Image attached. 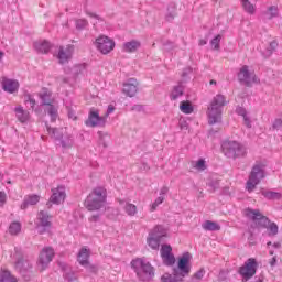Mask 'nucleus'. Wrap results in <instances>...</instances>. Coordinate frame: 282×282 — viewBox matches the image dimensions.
Wrapping results in <instances>:
<instances>
[{
    "label": "nucleus",
    "mask_w": 282,
    "mask_h": 282,
    "mask_svg": "<svg viewBox=\"0 0 282 282\" xmlns=\"http://www.w3.org/2000/svg\"><path fill=\"white\" fill-rule=\"evenodd\" d=\"M228 102L224 95H217L214 97L210 106L207 109L208 124H221V109L226 107Z\"/></svg>",
    "instance_id": "f257e3e1"
},
{
    "label": "nucleus",
    "mask_w": 282,
    "mask_h": 282,
    "mask_svg": "<svg viewBox=\"0 0 282 282\" xmlns=\"http://www.w3.org/2000/svg\"><path fill=\"white\" fill-rule=\"evenodd\" d=\"M131 268L134 270L140 281H151V279L155 276V269L151 265V262L144 260V258L132 260Z\"/></svg>",
    "instance_id": "f03ea898"
},
{
    "label": "nucleus",
    "mask_w": 282,
    "mask_h": 282,
    "mask_svg": "<svg viewBox=\"0 0 282 282\" xmlns=\"http://www.w3.org/2000/svg\"><path fill=\"white\" fill-rule=\"evenodd\" d=\"M223 153L226 158L237 160V158H246V147L237 141H224L221 144Z\"/></svg>",
    "instance_id": "7ed1b4c3"
},
{
    "label": "nucleus",
    "mask_w": 282,
    "mask_h": 282,
    "mask_svg": "<svg viewBox=\"0 0 282 282\" xmlns=\"http://www.w3.org/2000/svg\"><path fill=\"white\" fill-rule=\"evenodd\" d=\"M14 268L23 281H32V278L34 276V267L30 263V260L19 257L15 261Z\"/></svg>",
    "instance_id": "20e7f679"
},
{
    "label": "nucleus",
    "mask_w": 282,
    "mask_h": 282,
    "mask_svg": "<svg viewBox=\"0 0 282 282\" xmlns=\"http://www.w3.org/2000/svg\"><path fill=\"white\" fill-rule=\"evenodd\" d=\"M263 177H265V171L263 170V165L262 164L253 165L249 175V180L247 181L246 188L248 193H252V191L257 188V185L261 183Z\"/></svg>",
    "instance_id": "39448f33"
},
{
    "label": "nucleus",
    "mask_w": 282,
    "mask_h": 282,
    "mask_svg": "<svg viewBox=\"0 0 282 282\" xmlns=\"http://www.w3.org/2000/svg\"><path fill=\"white\" fill-rule=\"evenodd\" d=\"M245 215L248 219H252L256 228H268L270 225V219L263 216L259 209L247 208Z\"/></svg>",
    "instance_id": "423d86ee"
},
{
    "label": "nucleus",
    "mask_w": 282,
    "mask_h": 282,
    "mask_svg": "<svg viewBox=\"0 0 282 282\" xmlns=\"http://www.w3.org/2000/svg\"><path fill=\"white\" fill-rule=\"evenodd\" d=\"M191 259L193 256L191 252H184L177 261V268H174V274H180L183 279L191 274Z\"/></svg>",
    "instance_id": "0eeeda50"
},
{
    "label": "nucleus",
    "mask_w": 282,
    "mask_h": 282,
    "mask_svg": "<svg viewBox=\"0 0 282 282\" xmlns=\"http://www.w3.org/2000/svg\"><path fill=\"white\" fill-rule=\"evenodd\" d=\"M259 264L257 263V260L254 258H249L245 265L239 268L238 273L245 279V281H249V279H252L257 274V268Z\"/></svg>",
    "instance_id": "6e6552de"
},
{
    "label": "nucleus",
    "mask_w": 282,
    "mask_h": 282,
    "mask_svg": "<svg viewBox=\"0 0 282 282\" xmlns=\"http://www.w3.org/2000/svg\"><path fill=\"white\" fill-rule=\"evenodd\" d=\"M238 80L246 85V87H252V84L257 83V75L250 73V67L248 65H243L238 72Z\"/></svg>",
    "instance_id": "1a4fd4ad"
},
{
    "label": "nucleus",
    "mask_w": 282,
    "mask_h": 282,
    "mask_svg": "<svg viewBox=\"0 0 282 282\" xmlns=\"http://www.w3.org/2000/svg\"><path fill=\"white\" fill-rule=\"evenodd\" d=\"M96 47L101 54H109L116 47V42L109 36L101 35L96 39Z\"/></svg>",
    "instance_id": "9d476101"
},
{
    "label": "nucleus",
    "mask_w": 282,
    "mask_h": 282,
    "mask_svg": "<svg viewBox=\"0 0 282 282\" xmlns=\"http://www.w3.org/2000/svg\"><path fill=\"white\" fill-rule=\"evenodd\" d=\"M86 127H105L107 121L104 116L100 117V112L98 110L90 109L88 119L85 121Z\"/></svg>",
    "instance_id": "9b49d317"
},
{
    "label": "nucleus",
    "mask_w": 282,
    "mask_h": 282,
    "mask_svg": "<svg viewBox=\"0 0 282 282\" xmlns=\"http://www.w3.org/2000/svg\"><path fill=\"white\" fill-rule=\"evenodd\" d=\"M39 224L36 225V230L39 235H45L47 230L52 228V221H50V214L47 212L41 210L37 216Z\"/></svg>",
    "instance_id": "f8f14e48"
},
{
    "label": "nucleus",
    "mask_w": 282,
    "mask_h": 282,
    "mask_svg": "<svg viewBox=\"0 0 282 282\" xmlns=\"http://www.w3.org/2000/svg\"><path fill=\"white\" fill-rule=\"evenodd\" d=\"M54 259V249L52 247H46L40 252L39 265L41 270H45Z\"/></svg>",
    "instance_id": "ddd939ff"
},
{
    "label": "nucleus",
    "mask_w": 282,
    "mask_h": 282,
    "mask_svg": "<svg viewBox=\"0 0 282 282\" xmlns=\"http://www.w3.org/2000/svg\"><path fill=\"white\" fill-rule=\"evenodd\" d=\"M52 193L50 200L46 203L47 208H52V204H56L58 206V204L65 202V187L58 186L57 188H53Z\"/></svg>",
    "instance_id": "4468645a"
},
{
    "label": "nucleus",
    "mask_w": 282,
    "mask_h": 282,
    "mask_svg": "<svg viewBox=\"0 0 282 282\" xmlns=\"http://www.w3.org/2000/svg\"><path fill=\"white\" fill-rule=\"evenodd\" d=\"M122 93L129 98H133L138 94V79L130 78L123 84Z\"/></svg>",
    "instance_id": "2eb2a0df"
},
{
    "label": "nucleus",
    "mask_w": 282,
    "mask_h": 282,
    "mask_svg": "<svg viewBox=\"0 0 282 282\" xmlns=\"http://www.w3.org/2000/svg\"><path fill=\"white\" fill-rule=\"evenodd\" d=\"M84 204L87 210H100V208L105 206V203H101V200L94 197L93 195L87 196Z\"/></svg>",
    "instance_id": "dca6fc26"
},
{
    "label": "nucleus",
    "mask_w": 282,
    "mask_h": 282,
    "mask_svg": "<svg viewBox=\"0 0 282 282\" xmlns=\"http://www.w3.org/2000/svg\"><path fill=\"white\" fill-rule=\"evenodd\" d=\"M33 47L39 54H47L52 50V44L47 40H43L34 42Z\"/></svg>",
    "instance_id": "f3484780"
},
{
    "label": "nucleus",
    "mask_w": 282,
    "mask_h": 282,
    "mask_svg": "<svg viewBox=\"0 0 282 282\" xmlns=\"http://www.w3.org/2000/svg\"><path fill=\"white\" fill-rule=\"evenodd\" d=\"M37 202H41V196L33 194L25 196L23 203L21 204V209L25 210L28 206H36Z\"/></svg>",
    "instance_id": "a211bd4d"
},
{
    "label": "nucleus",
    "mask_w": 282,
    "mask_h": 282,
    "mask_svg": "<svg viewBox=\"0 0 282 282\" xmlns=\"http://www.w3.org/2000/svg\"><path fill=\"white\" fill-rule=\"evenodd\" d=\"M2 89L9 94H14L19 89V82L14 79H4L2 82Z\"/></svg>",
    "instance_id": "6ab92c4d"
},
{
    "label": "nucleus",
    "mask_w": 282,
    "mask_h": 282,
    "mask_svg": "<svg viewBox=\"0 0 282 282\" xmlns=\"http://www.w3.org/2000/svg\"><path fill=\"white\" fill-rule=\"evenodd\" d=\"M184 83H186V80H180L178 84L173 87L170 95L171 100H177L180 96H184Z\"/></svg>",
    "instance_id": "aec40b11"
},
{
    "label": "nucleus",
    "mask_w": 282,
    "mask_h": 282,
    "mask_svg": "<svg viewBox=\"0 0 282 282\" xmlns=\"http://www.w3.org/2000/svg\"><path fill=\"white\" fill-rule=\"evenodd\" d=\"M39 98L42 100V107L52 106V93L47 88H43L39 94Z\"/></svg>",
    "instance_id": "412c9836"
},
{
    "label": "nucleus",
    "mask_w": 282,
    "mask_h": 282,
    "mask_svg": "<svg viewBox=\"0 0 282 282\" xmlns=\"http://www.w3.org/2000/svg\"><path fill=\"white\" fill-rule=\"evenodd\" d=\"M141 43L138 40H131L130 42L123 43V52H128L129 54H132L133 52H138L141 47Z\"/></svg>",
    "instance_id": "4be33fe9"
},
{
    "label": "nucleus",
    "mask_w": 282,
    "mask_h": 282,
    "mask_svg": "<svg viewBox=\"0 0 282 282\" xmlns=\"http://www.w3.org/2000/svg\"><path fill=\"white\" fill-rule=\"evenodd\" d=\"M236 113L238 116H241L243 118V122H245V126L248 128V129H252V121L250 120V118L248 117V111L246 110V108L241 107V106H238L236 108Z\"/></svg>",
    "instance_id": "5701e85b"
},
{
    "label": "nucleus",
    "mask_w": 282,
    "mask_h": 282,
    "mask_svg": "<svg viewBox=\"0 0 282 282\" xmlns=\"http://www.w3.org/2000/svg\"><path fill=\"white\" fill-rule=\"evenodd\" d=\"M15 113L19 122L25 123L30 120V111L24 110L21 106L15 108Z\"/></svg>",
    "instance_id": "b1692460"
},
{
    "label": "nucleus",
    "mask_w": 282,
    "mask_h": 282,
    "mask_svg": "<svg viewBox=\"0 0 282 282\" xmlns=\"http://www.w3.org/2000/svg\"><path fill=\"white\" fill-rule=\"evenodd\" d=\"M58 265H59V268H62V270L64 272L65 281H68V282L76 281V275L74 274L73 271L69 270V267H67V264L59 262Z\"/></svg>",
    "instance_id": "393cba45"
},
{
    "label": "nucleus",
    "mask_w": 282,
    "mask_h": 282,
    "mask_svg": "<svg viewBox=\"0 0 282 282\" xmlns=\"http://www.w3.org/2000/svg\"><path fill=\"white\" fill-rule=\"evenodd\" d=\"M90 195L104 204L107 202V189L104 187H96Z\"/></svg>",
    "instance_id": "a878e982"
},
{
    "label": "nucleus",
    "mask_w": 282,
    "mask_h": 282,
    "mask_svg": "<svg viewBox=\"0 0 282 282\" xmlns=\"http://www.w3.org/2000/svg\"><path fill=\"white\" fill-rule=\"evenodd\" d=\"M0 282H19L17 276L12 275L9 270H0Z\"/></svg>",
    "instance_id": "bb28decb"
},
{
    "label": "nucleus",
    "mask_w": 282,
    "mask_h": 282,
    "mask_svg": "<svg viewBox=\"0 0 282 282\" xmlns=\"http://www.w3.org/2000/svg\"><path fill=\"white\" fill-rule=\"evenodd\" d=\"M162 282H184V278L180 273L173 271V275L166 273L161 278Z\"/></svg>",
    "instance_id": "cd10ccee"
},
{
    "label": "nucleus",
    "mask_w": 282,
    "mask_h": 282,
    "mask_svg": "<svg viewBox=\"0 0 282 282\" xmlns=\"http://www.w3.org/2000/svg\"><path fill=\"white\" fill-rule=\"evenodd\" d=\"M203 230H208L209 232H216L217 230H221V226L216 221L206 220L202 225Z\"/></svg>",
    "instance_id": "c85d7f7f"
},
{
    "label": "nucleus",
    "mask_w": 282,
    "mask_h": 282,
    "mask_svg": "<svg viewBox=\"0 0 282 282\" xmlns=\"http://www.w3.org/2000/svg\"><path fill=\"white\" fill-rule=\"evenodd\" d=\"M177 17V7L173 3L169 4L165 20L171 23Z\"/></svg>",
    "instance_id": "c756f323"
},
{
    "label": "nucleus",
    "mask_w": 282,
    "mask_h": 282,
    "mask_svg": "<svg viewBox=\"0 0 282 282\" xmlns=\"http://www.w3.org/2000/svg\"><path fill=\"white\" fill-rule=\"evenodd\" d=\"M45 127L50 133V135H53L54 140H57L61 142L63 138V129L52 128L50 124L45 123Z\"/></svg>",
    "instance_id": "7c9ffc66"
},
{
    "label": "nucleus",
    "mask_w": 282,
    "mask_h": 282,
    "mask_svg": "<svg viewBox=\"0 0 282 282\" xmlns=\"http://www.w3.org/2000/svg\"><path fill=\"white\" fill-rule=\"evenodd\" d=\"M162 240L153 236V234H149V237L147 239V243L152 250H159L160 249V243Z\"/></svg>",
    "instance_id": "2f4dec72"
},
{
    "label": "nucleus",
    "mask_w": 282,
    "mask_h": 282,
    "mask_svg": "<svg viewBox=\"0 0 282 282\" xmlns=\"http://www.w3.org/2000/svg\"><path fill=\"white\" fill-rule=\"evenodd\" d=\"M78 262L82 265H87L89 263V250L87 248H82L78 253Z\"/></svg>",
    "instance_id": "473e14b6"
},
{
    "label": "nucleus",
    "mask_w": 282,
    "mask_h": 282,
    "mask_svg": "<svg viewBox=\"0 0 282 282\" xmlns=\"http://www.w3.org/2000/svg\"><path fill=\"white\" fill-rule=\"evenodd\" d=\"M59 142L63 149H72L74 147V137L70 134L63 135Z\"/></svg>",
    "instance_id": "72a5a7b5"
},
{
    "label": "nucleus",
    "mask_w": 282,
    "mask_h": 282,
    "mask_svg": "<svg viewBox=\"0 0 282 282\" xmlns=\"http://www.w3.org/2000/svg\"><path fill=\"white\" fill-rule=\"evenodd\" d=\"M150 234L153 237H156V239L162 240L163 237H166V229L162 225H159L154 227V229Z\"/></svg>",
    "instance_id": "f704fd0d"
},
{
    "label": "nucleus",
    "mask_w": 282,
    "mask_h": 282,
    "mask_svg": "<svg viewBox=\"0 0 282 282\" xmlns=\"http://www.w3.org/2000/svg\"><path fill=\"white\" fill-rule=\"evenodd\" d=\"M276 47H279V43L276 41H272L269 44V47H267L265 51L262 52V56H264V58H270V56L274 54V51L276 50Z\"/></svg>",
    "instance_id": "c9c22d12"
},
{
    "label": "nucleus",
    "mask_w": 282,
    "mask_h": 282,
    "mask_svg": "<svg viewBox=\"0 0 282 282\" xmlns=\"http://www.w3.org/2000/svg\"><path fill=\"white\" fill-rule=\"evenodd\" d=\"M265 228L268 230L269 237H276V235H279V225H276V223L269 220V225Z\"/></svg>",
    "instance_id": "e433bc0d"
},
{
    "label": "nucleus",
    "mask_w": 282,
    "mask_h": 282,
    "mask_svg": "<svg viewBox=\"0 0 282 282\" xmlns=\"http://www.w3.org/2000/svg\"><path fill=\"white\" fill-rule=\"evenodd\" d=\"M180 110L182 111V113H193L194 108H193V104H191V101H182L180 105Z\"/></svg>",
    "instance_id": "4c0bfd02"
},
{
    "label": "nucleus",
    "mask_w": 282,
    "mask_h": 282,
    "mask_svg": "<svg viewBox=\"0 0 282 282\" xmlns=\"http://www.w3.org/2000/svg\"><path fill=\"white\" fill-rule=\"evenodd\" d=\"M262 195L263 197H265V199H271V200L281 199L282 197L281 193L272 192V191H263Z\"/></svg>",
    "instance_id": "58836bf2"
},
{
    "label": "nucleus",
    "mask_w": 282,
    "mask_h": 282,
    "mask_svg": "<svg viewBox=\"0 0 282 282\" xmlns=\"http://www.w3.org/2000/svg\"><path fill=\"white\" fill-rule=\"evenodd\" d=\"M57 57L62 65L67 63V61H69V58H72V56L67 54V52L65 51V47H63V46L59 47Z\"/></svg>",
    "instance_id": "ea45409f"
},
{
    "label": "nucleus",
    "mask_w": 282,
    "mask_h": 282,
    "mask_svg": "<svg viewBox=\"0 0 282 282\" xmlns=\"http://www.w3.org/2000/svg\"><path fill=\"white\" fill-rule=\"evenodd\" d=\"M123 208L127 215H129V217H133L138 213V207L131 203H126Z\"/></svg>",
    "instance_id": "a19ab883"
},
{
    "label": "nucleus",
    "mask_w": 282,
    "mask_h": 282,
    "mask_svg": "<svg viewBox=\"0 0 282 282\" xmlns=\"http://www.w3.org/2000/svg\"><path fill=\"white\" fill-rule=\"evenodd\" d=\"M162 45H163L164 52H173V50L177 47L175 42H172L171 40H162Z\"/></svg>",
    "instance_id": "79ce46f5"
},
{
    "label": "nucleus",
    "mask_w": 282,
    "mask_h": 282,
    "mask_svg": "<svg viewBox=\"0 0 282 282\" xmlns=\"http://www.w3.org/2000/svg\"><path fill=\"white\" fill-rule=\"evenodd\" d=\"M242 8L248 14H254V4L250 0H242Z\"/></svg>",
    "instance_id": "37998d69"
},
{
    "label": "nucleus",
    "mask_w": 282,
    "mask_h": 282,
    "mask_svg": "<svg viewBox=\"0 0 282 282\" xmlns=\"http://www.w3.org/2000/svg\"><path fill=\"white\" fill-rule=\"evenodd\" d=\"M9 232L10 235H19V232H21V223H11V225L9 226Z\"/></svg>",
    "instance_id": "c03bdc74"
},
{
    "label": "nucleus",
    "mask_w": 282,
    "mask_h": 282,
    "mask_svg": "<svg viewBox=\"0 0 282 282\" xmlns=\"http://www.w3.org/2000/svg\"><path fill=\"white\" fill-rule=\"evenodd\" d=\"M48 116H51V122H56V118H58V109H56L55 105L48 106Z\"/></svg>",
    "instance_id": "a18cd8bd"
},
{
    "label": "nucleus",
    "mask_w": 282,
    "mask_h": 282,
    "mask_svg": "<svg viewBox=\"0 0 282 282\" xmlns=\"http://www.w3.org/2000/svg\"><path fill=\"white\" fill-rule=\"evenodd\" d=\"M162 261H163L164 265H167V267L175 265V256L173 253L164 256L162 258Z\"/></svg>",
    "instance_id": "49530a36"
},
{
    "label": "nucleus",
    "mask_w": 282,
    "mask_h": 282,
    "mask_svg": "<svg viewBox=\"0 0 282 282\" xmlns=\"http://www.w3.org/2000/svg\"><path fill=\"white\" fill-rule=\"evenodd\" d=\"M205 274H206V270L200 269L191 278L189 282H199L202 281V279H204Z\"/></svg>",
    "instance_id": "de8ad7c7"
},
{
    "label": "nucleus",
    "mask_w": 282,
    "mask_h": 282,
    "mask_svg": "<svg viewBox=\"0 0 282 282\" xmlns=\"http://www.w3.org/2000/svg\"><path fill=\"white\" fill-rule=\"evenodd\" d=\"M173 253V247H171V245H162L161 247V259L172 254Z\"/></svg>",
    "instance_id": "09e8293b"
},
{
    "label": "nucleus",
    "mask_w": 282,
    "mask_h": 282,
    "mask_svg": "<svg viewBox=\"0 0 282 282\" xmlns=\"http://www.w3.org/2000/svg\"><path fill=\"white\" fill-rule=\"evenodd\" d=\"M164 199H165L164 196H159V197L154 200V203L151 205V208H150L151 213L158 210V206H160V204H163V203H164Z\"/></svg>",
    "instance_id": "8fccbe9b"
},
{
    "label": "nucleus",
    "mask_w": 282,
    "mask_h": 282,
    "mask_svg": "<svg viewBox=\"0 0 282 282\" xmlns=\"http://www.w3.org/2000/svg\"><path fill=\"white\" fill-rule=\"evenodd\" d=\"M221 43V34L216 35L212 41L210 45L214 47V50H219Z\"/></svg>",
    "instance_id": "3c124183"
},
{
    "label": "nucleus",
    "mask_w": 282,
    "mask_h": 282,
    "mask_svg": "<svg viewBox=\"0 0 282 282\" xmlns=\"http://www.w3.org/2000/svg\"><path fill=\"white\" fill-rule=\"evenodd\" d=\"M89 25L86 19L76 20V30H85Z\"/></svg>",
    "instance_id": "603ef678"
},
{
    "label": "nucleus",
    "mask_w": 282,
    "mask_h": 282,
    "mask_svg": "<svg viewBox=\"0 0 282 282\" xmlns=\"http://www.w3.org/2000/svg\"><path fill=\"white\" fill-rule=\"evenodd\" d=\"M85 73V64L75 65L73 67V74L75 76H80V74Z\"/></svg>",
    "instance_id": "864d4df0"
},
{
    "label": "nucleus",
    "mask_w": 282,
    "mask_h": 282,
    "mask_svg": "<svg viewBox=\"0 0 282 282\" xmlns=\"http://www.w3.org/2000/svg\"><path fill=\"white\" fill-rule=\"evenodd\" d=\"M269 11V19H274V17H279V7L276 6H271L268 8Z\"/></svg>",
    "instance_id": "5fc2aeb1"
},
{
    "label": "nucleus",
    "mask_w": 282,
    "mask_h": 282,
    "mask_svg": "<svg viewBox=\"0 0 282 282\" xmlns=\"http://www.w3.org/2000/svg\"><path fill=\"white\" fill-rule=\"evenodd\" d=\"M195 169L198 171H206V161L204 159H200L196 162Z\"/></svg>",
    "instance_id": "6e6d98bb"
},
{
    "label": "nucleus",
    "mask_w": 282,
    "mask_h": 282,
    "mask_svg": "<svg viewBox=\"0 0 282 282\" xmlns=\"http://www.w3.org/2000/svg\"><path fill=\"white\" fill-rule=\"evenodd\" d=\"M83 267L86 268V270L91 274H96V272H98V268L89 262H87V264H84Z\"/></svg>",
    "instance_id": "4d7b16f0"
},
{
    "label": "nucleus",
    "mask_w": 282,
    "mask_h": 282,
    "mask_svg": "<svg viewBox=\"0 0 282 282\" xmlns=\"http://www.w3.org/2000/svg\"><path fill=\"white\" fill-rule=\"evenodd\" d=\"M208 186H209V191L212 192V193H215V191H218V188H219V181H210L209 183H208Z\"/></svg>",
    "instance_id": "13d9d810"
},
{
    "label": "nucleus",
    "mask_w": 282,
    "mask_h": 282,
    "mask_svg": "<svg viewBox=\"0 0 282 282\" xmlns=\"http://www.w3.org/2000/svg\"><path fill=\"white\" fill-rule=\"evenodd\" d=\"M25 102H29L31 106V109H34L36 107V99L32 97V95H26L25 96Z\"/></svg>",
    "instance_id": "bf43d9fd"
},
{
    "label": "nucleus",
    "mask_w": 282,
    "mask_h": 282,
    "mask_svg": "<svg viewBox=\"0 0 282 282\" xmlns=\"http://www.w3.org/2000/svg\"><path fill=\"white\" fill-rule=\"evenodd\" d=\"M281 128H282V119L278 118V119H275V120L273 121V123H272V129H273L274 131H279V129H281Z\"/></svg>",
    "instance_id": "052dcab7"
},
{
    "label": "nucleus",
    "mask_w": 282,
    "mask_h": 282,
    "mask_svg": "<svg viewBox=\"0 0 282 282\" xmlns=\"http://www.w3.org/2000/svg\"><path fill=\"white\" fill-rule=\"evenodd\" d=\"M113 111H116V107H113V105H109L106 113L104 115L106 122H107V119L109 118V115L113 113Z\"/></svg>",
    "instance_id": "680f3d73"
},
{
    "label": "nucleus",
    "mask_w": 282,
    "mask_h": 282,
    "mask_svg": "<svg viewBox=\"0 0 282 282\" xmlns=\"http://www.w3.org/2000/svg\"><path fill=\"white\" fill-rule=\"evenodd\" d=\"M66 110L68 113V118H70V120H76V112L72 109V107L67 106Z\"/></svg>",
    "instance_id": "e2e57ef3"
},
{
    "label": "nucleus",
    "mask_w": 282,
    "mask_h": 282,
    "mask_svg": "<svg viewBox=\"0 0 282 282\" xmlns=\"http://www.w3.org/2000/svg\"><path fill=\"white\" fill-rule=\"evenodd\" d=\"M74 50H75L74 44H68V45L66 46V48H64V51H66V53H67L68 56H72V54H74Z\"/></svg>",
    "instance_id": "0e129e2a"
},
{
    "label": "nucleus",
    "mask_w": 282,
    "mask_h": 282,
    "mask_svg": "<svg viewBox=\"0 0 282 282\" xmlns=\"http://www.w3.org/2000/svg\"><path fill=\"white\" fill-rule=\"evenodd\" d=\"M131 111H137L138 113H140V111H144V106L134 105V106H132Z\"/></svg>",
    "instance_id": "69168bd1"
},
{
    "label": "nucleus",
    "mask_w": 282,
    "mask_h": 282,
    "mask_svg": "<svg viewBox=\"0 0 282 282\" xmlns=\"http://www.w3.org/2000/svg\"><path fill=\"white\" fill-rule=\"evenodd\" d=\"M178 124H180V129L182 130L186 131L188 129V122L186 120H180Z\"/></svg>",
    "instance_id": "338daca9"
},
{
    "label": "nucleus",
    "mask_w": 282,
    "mask_h": 282,
    "mask_svg": "<svg viewBox=\"0 0 282 282\" xmlns=\"http://www.w3.org/2000/svg\"><path fill=\"white\" fill-rule=\"evenodd\" d=\"M89 221H93V223L100 221V214H95L90 216Z\"/></svg>",
    "instance_id": "774afa93"
}]
</instances>
